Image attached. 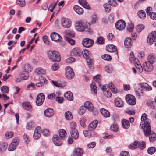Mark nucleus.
Segmentation results:
<instances>
[{
    "instance_id": "1",
    "label": "nucleus",
    "mask_w": 156,
    "mask_h": 156,
    "mask_svg": "<svg viewBox=\"0 0 156 156\" xmlns=\"http://www.w3.org/2000/svg\"><path fill=\"white\" fill-rule=\"evenodd\" d=\"M143 131L146 136H149L150 142H153L155 140L156 134L154 132L151 130L150 125L148 123L144 124Z\"/></svg>"
},
{
    "instance_id": "2",
    "label": "nucleus",
    "mask_w": 156,
    "mask_h": 156,
    "mask_svg": "<svg viewBox=\"0 0 156 156\" xmlns=\"http://www.w3.org/2000/svg\"><path fill=\"white\" fill-rule=\"evenodd\" d=\"M48 55L49 58L53 62H58L61 60V57L60 54L55 51H49L48 53Z\"/></svg>"
},
{
    "instance_id": "3",
    "label": "nucleus",
    "mask_w": 156,
    "mask_h": 156,
    "mask_svg": "<svg viewBox=\"0 0 156 156\" xmlns=\"http://www.w3.org/2000/svg\"><path fill=\"white\" fill-rule=\"evenodd\" d=\"M126 102L131 105H134L136 104V100L135 97L133 95L128 94L125 96Z\"/></svg>"
},
{
    "instance_id": "4",
    "label": "nucleus",
    "mask_w": 156,
    "mask_h": 156,
    "mask_svg": "<svg viewBox=\"0 0 156 156\" xmlns=\"http://www.w3.org/2000/svg\"><path fill=\"white\" fill-rule=\"evenodd\" d=\"M65 75L66 77L71 79L74 76V73L72 69L70 66H67L65 68Z\"/></svg>"
},
{
    "instance_id": "5",
    "label": "nucleus",
    "mask_w": 156,
    "mask_h": 156,
    "mask_svg": "<svg viewBox=\"0 0 156 156\" xmlns=\"http://www.w3.org/2000/svg\"><path fill=\"white\" fill-rule=\"evenodd\" d=\"M76 30L79 31H83L87 26V23L83 21H79L76 23Z\"/></svg>"
},
{
    "instance_id": "6",
    "label": "nucleus",
    "mask_w": 156,
    "mask_h": 156,
    "mask_svg": "<svg viewBox=\"0 0 156 156\" xmlns=\"http://www.w3.org/2000/svg\"><path fill=\"white\" fill-rule=\"evenodd\" d=\"M156 38V31H153L148 34L147 38V42L151 45L153 44Z\"/></svg>"
},
{
    "instance_id": "7",
    "label": "nucleus",
    "mask_w": 156,
    "mask_h": 156,
    "mask_svg": "<svg viewBox=\"0 0 156 156\" xmlns=\"http://www.w3.org/2000/svg\"><path fill=\"white\" fill-rule=\"evenodd\" d=\"M61 22L62 26L65 28H69L71 25V21L68 18H62Z\"/></svg>"
},
{
    "instance_id": "8",
    "label": "nucleus",
    "mask_w": 156,
    "mask_h": 156,
    "mask_svg": "<svg viewBox=\"0 0 156 156\" xmlns=\"http://www.w3.org/2000/svg\"><path fill=\"white\" fill-rule=\"evenodd\" d=\"M94 43V41L93 40L88 38L84 39L82 41V44L83 46L86 48H90L92 47Z\"/></svg>"
},
{
    "instance_id": "9",
    "label": "nucleus",
    "mask_w": 156,
    "mask_h": 156,
    "mask_svg": "<svg viewBox=\"0 0 156 156\" xmlns=\"http://www.w3.org/2000/svg\"><path fill=\"white\" fill-rule=\"evenodd\" d=\"M45 100V96L43 93H41L37 96L36 102L37 106L41 105Z\"/></svg>"
},
{
    "instance_id": "10",
    "label": "nucleus",
    "mask_w": 156,
    "mask_h": 156,
    "mask_svg": "<svg viewBox=\"0 0 156 156\" xmlns=\"http://www.w3.org/2000/svg\"><path fill=\"white\" fill-rule=\"evenodd\" d=\"M116 28L119 30H122L126 26L125 22L122 20H120L117 21L115 24Z\"/></svg>"
},
{
    "instance_id": "11",
    "label": "nucleus",
    "mask_w": 156,
    "mask_h": 156,
    "mask_svg": "<svg viewBox=\"0 0 156 156\" xmlns=\"http://www.w3.org/2000/svg\"><path fill=\"white\" fill-rule=\"evenodd\" d=\"M144 69L146 72H150L153 69V66L152 64L148 62H145L143 64Z\"/></svg>"
},
{
    "instance_id": "12",
    "label": "nucleus",
    "mask_w": 156,
    "mask_h": 156,
    "mask_svg": "<svg viewBox=\"0 0 156 156\" xmlns=\"http://www.w3.org/2000/svg\"><path fill=\"white\" fill-rule=\"evenodd\" d=\"M141 120L142 122H141L140 125H142L141 126V127L143 130V127H144V124L148 123L149 125H150L149 122V119H147V115L146 114L144 113L142 115L141 117Z\"/></svg>"
},
{
    "instance_id": "13",
    "label": "nucleus",
    "mask_w": 156,
    "mask_h": 156,
    "mask_svg": "<svg viewBox=\"0 0 156 156\" xmlns=\"http://www.w3.org/2000/svg\"><path fill=\"white\" fill-rule=\"evenodd\" d=\"M82 51L79 48H75L71 52V54L74 56H80L82 55Z\"/></svg>"
},
{
    "instance_id": "14",
    "label": "nucleus",
    "mask_w": 156,
    "mask_h": 156,
    "mask_svg": "<svg viewBox=\"0 0 156 156\" xmlns=\"http://www.w3.org/2000/svg\"><path fill=\"white\" fill-rule=\"evenodd\" d=\"M41 129L40 127L37 126L35 129L33 137L35 139H38L41 136Z\"/></svg>"
},
{
    "instance_id": "15",
    "label": "nucleus",
    "mask_w": 156,
    "mask_h": 156,
    "mask_svg": "<svg viewBox=\"0 0 156 156\" xmlns=\"http://www.w3.org/2000/svg\"><path fill=\"white\" fill-rule=\"evenodd\" d=\"M106 50L110 53L115 52L117 51V47L113 44H108L106 46Z\"/></svg>"
},
{
    "instance_id": "16",
    "label": "nucleus",
    "mask_w": 156,
    "mask_h": 156,
    "mask_svg": "<svg viewBox=\"0 0 156 156\" xmlns=\"http://www.w3.org/2000/svg\"><path fill=\"white\" fill-rule=\"evenodd\" d=\"M51 37L52 40L57 41H60L62 39V37L58 34L53 32L51 34Z\"/></svg>"
},
{
    "instance_id": "17",
    "label": "nucleus",
    "mask_w": 156,
    "mask_h": 156,
    "mask_svg": "<svg viewBox=\"0 0 156 156\" xmlns=\"http://www.w3.org/2000/svg\"><path fill=\"white\" fill-rule=\"evenodd\" d=\"M51 82L55 86L58 87H64L66 85V82L63 81L61 82L60 80H58L57 81L52 80Z\"/></svg>"
},
{
    "instance_id": "18",
    "label": "nucleus",
    "mask_w": 156,
    "mask_h": 156,
    "mask_svg": "<svg viewBox=\"0 0 156 156\" xmlns=\"http://www.w3.org/2000/svg\"><path fill=\"white\" fill-rule=\"evenodd\" d=\"M52 140L54 144L56 146H59L62 144V142L57 135H54L53 136Z\"/></svg>"
},
{
    "instance_id": "19",
    "label": "nucleus",
    "mask_w": 156,
    "mask_h": 156,
    "mask_svg": "<svg viewBox=\"0 0 156 156\" xmlns=\"http://www.w3.org/2000/svg\"><path fill=\"white\" fill-rule=\"evenodd\" d=\"M125 47L127 48H131L133 44L132 39L129 37L126 38L124 42Z\"/></svg>"
},
{
    "instance_id": "20",
    "label": "nucleus",
    "mask_w": 156,
    "mask_h": 156,
    "mask_svg": "<svg viewBox=\"0 0 156 156\" xmlns=\"http://www.w3.org/2000/svg\"><path fill=\"white\" fill-rule=\"evenodd\" d=\"M148 62L151 64L154 63L156 61V55L154 53L150 54L147 56Z\"/></svg>"
},
{
    "instance_id": "21",
    "label": "nucleus",
    "mask_w": 156,
    "mask_h": 156,
    "mask_svg": "<svg viewBox=\"0 0 156 156\" xmlns=\"http://www.w3.org/2000/svg\"><path fill=\"white\" fill-rule=\"evenodd\" d=\"M78 2L84 8L88 10H90L91 7L86 0H78Z\"/></svg>"
},
{
    "instance_id": "22",
    "label": "nucleus",
    "mask_w": 156,
    "mask_h": 156,
    "mask_svg": "<svg viewBox=\"0 0 156 156\" xmlns=\"http://www.w3.org/2000/svg\"><path fill=\"white\" fill-rule=\"evenodd\" d=\"M39 82L37 83L36 85L37 87H40L43 86L46 83V80L45 78L41 76L39 78Z\"/></svg>"
},
{
    "instance_id": "23",
    "label": "nucleus",
    "mask_w": 156,
    "mask_h": 156,
    "mask_svg": "<svg viewBox=\"0 0 156 156\" xmlns=\"http://www.w3.org/2000/svg\"><path fill=\"white\" fill-rule=\"evenodd\" d=\"M54 114V111L51 108H48L44 111V115L46 117H51Z\"/></svg>"
},
{
    "instance_id": "24",
    "label": "nucleus",
    "mask_w": 156,
    "mask_h": 156,
    "mask_svg": "<svg viewBox=\"0 0 156 156\" xmlns=\"http://www.w3.org/2000/svg\"><path fill=\"white\" fill-rule=\"evenodd\" d=\"M115 101V105L117 107H122L124 106L123 102L120 98H116Z\"/></svg>"
},
{
    "instance_id": "25",
    "label": "nucleus",
    "mask_w": 156,
    "mask_h": 156,
    "mask_svg": "<svg viewBox=\"0 0 156 156\" xmlns=\"http://www.w3.org/2000/svg\"><path fill=\"white\" fill-rule=\"evenodd\" d=\"M64 97L68 100L72 101L73 99V97L72 92L70 91H68L64 94Z\"/></svg>"
},
{
    "instance_id": "26",
    "label": "nucleus",
    "mask_w": 156,
    "mask_h": 156,
    "mask_svg": "<svg viewBox=\"0 0 156 156\" xmlns=\"http://www.w3.org/2000/svg\"><path fill=\"white\" fill-rule=\"evenodd\" d=\"M98 121L95 120L90 123L88 126V129L89 130H91L94 129L97 126L98 124Z\"/></svg>"
},
{
    "instance_id": "27",
    "label": "nucleus",
    "mask_w": 156,
    "mask_h": 156,
    "mask_svg": "<svg viewBox=\"0 0 156 156\" xmlns=\"http://www.w3.org/2000/svg\"><path fill=\"white\" fill-rule=\"evenodd\" d=\"M141 87L142 89L145 91H148L152 90V87L149 85L147 83H143L141 84Z\"/></svg>"
},
{
    "instance_id": "28",
    "label": "nucleus",
    "mask_w": 156,
    "mask_h": 156,
    "mask_svg": "<svg viewBox=\"0 0 156 156\" xmlns=\"http://www.w3.org/2000/svg\"><path fill=\"white\" fill-rule=\"evenodd\" d=\"M121 123L122 127L125 129H128L130 126V123L128 120L123 119L122 120Z\"/></svg>"
},
{
    "instance_id": "29",
    "label": "nucleus",
    "mask_w": 156,
    "mask_h": 156,
    "mask_svg": "<svg viewBox=\"0 0 156 156\" xmlns=\"http://www.w3.org/2000/svg\"><path fill=\"white\" fill-rule=\"evenodd\" d=\"M73 9L79 14L81 15L83 13V9L78 5H74L73 7Z\"/></svg>"
},
{
    "instance_id": "30",
    "label": "nucleus",
    "mask_w": 156,
    "mask_h": 156,
    "mask_svg": "<svg viewBox=\"0 0 156 156\" xmlns=\"http://www.w3.org/2000/svg\"><path fill=\"white\" fill-rule=\"evenodd\" d=\"M139 142L137 141H135L133 143L130 144L129 146V148L131 149H134L138 148Z\"/></svg>"
},
{
    "instance_id": "31",
    "label": "nucleus",
    "mask_w": 156,
    "mask_h": 156,
    "mask_svg": "<svg viewBox=\"0 0 156 156\" xmlns=\"http://www.w3.org/2000/svg\"><path fill=\"white\" fill-rule=\"evenodd\" d=\"M90 88L92 93L94 94H96L97 93V87L94 82L92 83L90 85Z\"/></svg>"
},
{
    "instance_id": "32",
    "label": "nucleus",
    "mask_w": 156,
    "mask_h": 156,
    "mask_svg": "<svg viewBox=\"0 0 156 156\" xmlns=\"http://www.w3.org/2000/svg\"><path fill=\"white\" fill-rule=\"evenodd\" d=\"M138 16L142 19H144L146 17V14L145 12L143 10H140L137 12Z\"/></svg>"
},
{
    "instance_id": "33",
    "label": "nucleus",
    "mask_w": 156,
    "mask_h": 156,
    "mask_svg": "<svg viewBox=\"0 0 156 156\" xmlns=\"http://www.w3.org/2000/svg\"><path fill=\"white\" fill-rule=\"evenodd\" d=\"M100 111L102 115L104 117H108L110 116V114L109 112L104 108H101L100 109Z\"/></svg>"
},
{
    "instance_id": "34",
    "label": "nucleus",
    "mask_w": 156,
    "mask_h": 156,
    "mask_svg": "<svg viewBox=\"0 0 156 156\" xmlns=\"http://www.w3.org/2000/svg\"><path fill=\"white\" fill-rule=\"evenodd\" d=\"M82 55L84 58H87L91 56L90 52L86 49L82 51Z\"/></svg>"
},
{
    "instance_id": "35",
    "label": "nucleus",
    "mask_w": 156,
    "mask_h": 156,
    "mask_svg": "<svg viewBox=\"0 0 156 156\" xmlns=\"http://www.w3.org/2000/svg\"><path fill=\"white\" fill-rule=\"evenodd\" d=\"M29 77L28 73L27 72H22L20 74L21 78L22 80L27 79Z\"/></svg>"
},
{
    "instance_id": "36",
    "label": "nucleus",
    "mask_w": 156,
    "mask_h": 156,
    "mask_svg": "<svg viewBox=\"0 0 156 156\" xmlns=\"http://www.w3.org/2000/svg\"><path fill=\"white\" fill-rule=\"evenodd\" d=\"M59 135L61 138L63 139L67 136L66 131L64 129H61L59 132Z\"/></svg>"
},
{
    "instance_id": "37",
    "label": "nucleus",
    "mask_w": 156,
    "mask_h": 156,
    "mask_svg": "<svg viewBox=\"0 0 156 156\" xmlns=\"http://www.w3.org/2000/svg\"><path fill=\"white\" fill-rule=\"evenodd\" d=\"M70 132V134L72 137L75 139H77L79 137V133L77 129H74L73 131V132Z\"/></svg>"
},
{
    "instance_id": "38",
    "label": "nucleus",
    "mask_w": 156,
    "mask_h": 156,
    "mask_svg": "<svg viewBox=\"0 0 156 156\" xmlns=\"http://www.w3.org/2000/svg\"><path fill=\"white\" fill-rule=\"evenodd\" d=\"M36 72L38 74H44L46 73L45 70L41 68H38L36 69Z\"/></svg>"
},
{
    "instance_id": "39",
    "label": "nucleus",
    "mask_w": 156,
    "mask_h": 156,
    "mask_svg": "<svg viewBox=\"0 0 156 156\" xmlns=\"http://www.w3.org/2000/svg\"><path fill=\"white\" fill-rule=\"evenodd\" d=\"M96 43L99 44H103L105 43V39L102 37L100 36L97 38Z\"/></svg>"
},
{
    "instance_id": "40",
    "label": "nucleus",
    "mask_w": 156,
    "mask_h": 156,
    "mask_svg": "<svg viewBox=\"0 0 156 156\" xmlns=\"http://www.w3.org/2000/svg\"><path fill=\"white\" fill-rule=\"evenodd\" d=\"M109 87L111 91L113 93H116L117 92V90L115 87L112 83L109 84Z\"/></svg>"
},
{
    "instance_id": "41",
    "label": "nucleus",
    "mask_w": 156,
    "mask_h": 156,
    "mask_svg": "<svg viewBox=\"0 0 156 156\" xmlns=\"http://www.w3.org/2000/svg\"><path fill=\"white\" fill-rule=\"evenodd\" d=\"M65 39L67 42L69 43L71 45H72L75 44V41L74 40L67 37H65Z\"/></svg>"
},
{
    "instance_id": "42",
    "label": "nucleus",
    "mask_w": 156,
    "mask_h": 156,
    "mask_svg": "<svg viewBox=\"0 0 156 156\" xmlns=\"http://www.w3.org/2000/svg\"><path fill=\"white\" fill-rule=\"evenodd\" d=\"M74 152L77 156H81L83 154V150L80 148H77Z\"/></svg>"
},
{
    "instance_id": "43",
    "label": "nucleus",
    "mask_w": 156,
    "mask_h": 156,
    "mask_svg": "<svg viewBox=\"0 0 156 156\" xmlns=\"http://www.w3.org/2000/svg\"><path fill=\"white\" fill-rule=\"evenodd\" d=\"M24 72H27V73H29L30 72H31L32 68L29 64H25L24 66Z\"/></svg>"
},
{
    "instance_id": "44",
    "label": "nucleus",
    "mask_w": 156,
    "mask_h": 156,
    "mask_svg": "<svg viewBox=\"0 0 156 156\" xmlns=\"http://www.w3.org/2000/svg\"><path fill=\"white\" fill-rule=\"evenodd\" d=\"M70 126L71 128L70 132L72 133L73 132V131H74V129H76V123L75 122H71L70 123Z\"/></svg>"
},
{
    "instance_id": "45",
    "label": "nucleus",
    "mask_w": 156,
    "mask_h": 156,
    "mask_svg": "<svg viewBox=\"0 0 156 156\" xmlns=\"http://www.w3.org/2000/svg\"><path fill=\"white\" fill-rule=\"evenodd\" d=\"M65 117L68 120H70L72 119V116L71 112L67 111L65 113Z\"/></svg>"
},
{
    "instance_id": "46",
    "label": "nucleus",
    "mask_w": 156,
    "mask_h": 156,
    "mask_svg": "<svg viewBox=\"0 0 156 156\" xmlns=\"http://www.w3.org/2000/svg\"><path fill=\"white\" fill-rule=\"evenodd\" d=\"M156 151V148L154 147H151L148 148L147 150V151L148 153L150 155H152L155 153V152Z\"/></svg>"
},
{
    "instance_id": "47",
    "label": "nucleus",
    "mask_w": 156,
    "mask_h": 156,
    "mask_svg": "<svg viewBox=\"0 0 156 156\" xmlns=\"http://www.w3.org/2000/svg\"><path fill=\"white\" fill-rule=\"evenodd\" d=\"M104 69L106 71L109 73H111L113 70L112 67L109 65L105 66L104 67Z\"/></svg>"
},
{
    "instance_id": "48",
    "label": "nucleus",
    "mask_w": 156,
    "mask_h": 156,
    "mask_svg": "<svg viewBox=\"0 0 156 156\" xmlns=\"http://www.w3.org/2000/svg\"><path fill=\"white\" fill-rule=\"evenodd\" d=\"M144 28V26L142 24H139L136 27V31L137 32L141 31Z\"/></svg>"
},
{
    "instance_id": "49",
    "label": "nucleus",
    "mask_w": 156,
    "mask_h": 156,
    "mask_svg": "<svg viewBox=\"0 0 156 156\" xmlns=\"http://www.w3.org/2000/svg\"><path fill=\"white\" fill-rule=\"evenodd\" d=\"M23 107H32V105L30 102L28 101H23L22 104Z\"/></svg>"
},
{
    "instance_id": "50",
    "label": "nucleus",
    "mask_w": 156,
    "mask_h": 156,
    "mask_svg": "<svg viewBox=\"0 0 156 156\" xmlns=\"http://www.w3.org/2000/svg\"><path fill=\"white\" fill-rule=\"evenodd\" d=\"M86 121V119L85 118L83 117L80 119V123L81 126L83 127H84L86 126L85 124V122Z\"/></svg>"
},
{
    "instance_id": "51",
    "label": "nucleus",
    "mask_w": 156,
    "mask_h": 156,
    "mask_svg": "<svg viewBox=\"0 0 156 156\" xmlns=\"http://www.w3.org/2000/svg\"><path fill=\"white\" fill-rule=\"evenodd\" d=\"M110 129L111 131L116 132L118 129V126L116 124H112L110 126Z\"/></svg>"
},
{
    "instance_id": "52",
    "label": "nucleus",
    "mask_w": 156,
    "mask_h": 156,
    "mask_svg": "<svg viewBox=\"0 0 156 156\" xmlns=\"http://www.w3.org/2000/svg\"><path fill=\"white\" fill-rule=\"evenodd\" d=\"M101 58L103 59L108 61H111L112 59L111 57L108 54H104L101 56Z\"/></svg>"
},
{
    "instance_id": "53",
    "label": "nucleus",
    "mask_w": 156,
    "mask_h": 156,
    "mask_svg": "<svg viewBox=\"0 0 156 156\" xmlns=\"http://www.w3.org/2000/svg\"><path fill=\"white\" fill-rule=\"evenodd\" d=\"M5 135L7 139L12 138L13 135V133L11 131H7L5 132Z\"/></svg>"
},
{
    "instance_id": "54",
    "label": "nucleus",
    "mask_w": 156,
    "mask_h": 156,
    "mask_svg": "<svg viewBox=\"0 0 156 156\" xmlns=\"http://www.w3.org/2000/svg\"><path fill=\"white\" fill-rule=\"evenodd\" d=\"M84 107H94V106L92 103L89 101L85 102L84 104Z\"/></svg>"
},
{
    "instance_id": "55",
    "label": "nucleus",
    "mask_w": 156,
    "mask_h": 156,
    "mask_svg": "<svg viewBox=\"0 0 156 156\" xmlns=\"http://www.w3.org/2000/svg\"><path fill=\"white\" fill-rule=\"evenodd\" d=\"M59 68V65L56 63H54L51 66V68L53 71H55L57 70Z\"/></svg>"
},
{
    "instance_id": "56",
    "label": "nucleus",
    "mask_w": 156,
    "mask_h": 156,
    "mask_svg": "<svg viewBox=\"0 0 156 156\" xmlns=\"http://www.w3.org/2000/svg\"><path fill=\"white\" fill-rule=\"evenodd\" d=\"M16 2L21 7H23L25 5V2L24 0H17Z\"/></svg>"
},
{
    "instance_id": "57",
    "label": "nucleus",
    "mask_w": 156,
    "mask_h": 156,
    "mask_svg": "<svg viewBox=\"0 0 156 156\" xmlns=\"http://www.w3.org/2000/svg\"><path fill=\"white\" fill-rule=\"evenodd\" d=\"M125 112L127 114L130 115L134 114L135 113V111L134 110L130 109L129 108L126 109L125 110Z\"/></svg>"
},
{
    "instance_id": "58",
    "label": "nucleus",
    "mask_w": 156,
    "mask_h": 156,
    "mask_svg": "<svg viewBox=\"0 0 156 156\" xmlns=\"http://www.w3.org/2000/svg\"><path fill=\"white\" fill-rule=\"evenodd\" d=\"M1 90L2 92L6 93H8L9 92L8 87L6 86H4L2 87L1 88Z\"/></svg>"
},
{
    "instance_id": "59",
    "label": "nucleus",
    "mask_w": 156,
    "mask_h": 156,
    "mask_svg": "<svg viewBox=\"0 0 156 156\" xmlns=\"http://www.w3.org/2000/svg\"><path fill=\"white\" fill-rule=\"evenodd\" d=\"M134 28V25L132 24H129L127 27V29L130 32H132Z\"/></svg>"
},
{
    "instance_id": "60",
    "label": "nucleus",
    "mask_w": 156,
    "mask_h": 156,
    "mask_svg": "<svg viewBox=\"0 0 156 156\" xmlns=\"http://www.w3.org/2000/svg\"><path fill=\"white\" fill-rule=\"evenodd\" d=\"M110 5L109 4H105L104 5L105 10L107 12H109L111 10Z\"/></svg>"
},
{
    "instance_id": "61",
    "label": "nucleus",
    "mask_w": 156,
    "mask_h": 156,
    "mask_svg": "<svg viewBox=\"0 0 156 156\" xmlns=\"http://www.w3.org/2000/svg\"><path fill=\"white\" fill-rule=\"evenodd\" d=\"M86 58L87 64L89 66L93 64V62L94 61L93 59L91 58H90V57Z\"/></svg>"
},
{
    "instance_id": "62",
    "label": "nucleus",
    "mask_w": 156,
    "mask_h": 156,
    "mask_svg": "<svg viewBox=\"0 0 156 156\" xmlns=\"http://www.w3.org/2000/svg\"><path fill=\"white\" fill-rule=\"evenodd\" d=\"M55 100L59 103H62L64 101V98L62 97L58 96L56 97Z\"/></svg>"
},
{
    "instance_id": "63",
    "label": "nucleus",
    "mask_w": 156,
    "mask_h": 156,
    "mask_svg": "<svg viewBox=\"0 0 156 156\" xmlns=\"http://www.w3.org/2000/svg\"><path fill=\"white\" fill-rule=\"evenodd\" d=\"M17 146L11 143L8 148V150L10 151H14Z\"/></svg>"
},
{
    "instance_id": "64",
    "label": "nucleus",
    "mask_w": 156,
    "mask_h": 156,
    "mask_svg": "<svg viewBox=\"0 0 156 156\" xmlns=\"http://www.w3.org/2000/svg\"><path fill=\"white\" fill-rule=\"evenodd\" d=\"M139 147L138 148H140V149L143 150L146 147L145 143L143 141H142L140 142H139Z\"/></svg>"
}]
</instances>
